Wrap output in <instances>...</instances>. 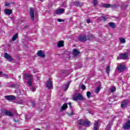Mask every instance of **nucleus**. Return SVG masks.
Returning <instances> with one entry per match:
<instances>
[{
	"label": "nucleus",
	"instance_id": "nucleus-1",
	"mask_svg": "<svg viewBox=\"0 0 130 130\" xmlns=\"http://www.w3.org/2000/svg\"><path fill=\"white\" fill-rule=\"evenodd\" d=\"M73 100L74 101H77V100L84 101H85V98H84V96L81 93H76L73 96Z\"/></svg>",
	"mask_w": 130,
	"mask_h": 130
},
{
	"label": "nucleus",
	"instance_id": "nucleus-2",
	"mask_svg": "<svg viewBox=\"0 0 130 130\" xmlns=\"http://www.w3.org/2000/svg\"><path fill=\"white\" fill-rule=\"evenodd\" d=\"M78 123L81 125H84V126H90V121L85 120H79Z\"/></svg>",
	"mask_w": 130,
	"mask_h": 130
},
{
	"label": "nucleus",
	"instance_id": "nucleus-3",
	"mask_svg": "<svg viewBox=\"0 0 130 130\" xmlns=\"http://www.w3.org/2000/svg\"><path fill=\"white\" fill-rule=\"evenodd\" d=\"M127 56H128V54L127 53H121L117 57V59H127Z\"/></svg>",
	"mask_w": 130,
	"mask_h": 130
},
{
	"label": "nucleus",
	"instance_id": "nucleus-4",
	"mask_svg": "<svg viewBox=\"0 0 130 130\" xmlns=\"http://www.w3.org/2000/svg\"><path fill=\"white\" fill-rule=\"evenodd\" d=\"M5 99L8 101H12V100H15L16 97L13 95H5Z\"/></svg>",
	"mask_w": 130,
	"mask_h": 130
},
{
	"label": "nucleus",
	"instance_id": "nucleus-5",
	"mask_svg": "<svg viewBox=\"0 0 130 130\" xmlns=\"http://www.w3.org/2000/svg\"><path fill=\"white\" fill-rule=\"evenodd\" d=\"M24 78L25 80H27L28 81L33 80V76L28 73H25L24 74Z\"/></svg>",
	"mask_w": 130,
	"mask_h": 130
},
{
	"label": "nucleus",
	"instance_id": "nucleus-6",
	"mask_svg": "<svg viewBox=\"0 0 130 130\" xmlns=\"http://www.w3.org/2000/svg\"><path fill=\"white\" fill-rule=\"evenodd\" d=\"M29 14L31 21H34V8H30Z\"/></svg>",
	"mask_w": 130,
	"mask_h": 130
},
{
	"label": "nucleus",
	"instance_id": "nucleus-7",
	"mask_svg": "<svg viewBox=\"0 0 130 130\" xmlns=\"http://www.w3.org/2000/svg\"><path fill=\"white\" fill-rule=\"evenodd\" d=\"M46 87L47 88H48V89H53V87H52V82H51V80H50V79H49L46 84Z\"/></svg>",
	"mask_w": 130,
	"mask_h": 130
},
{
	"label": "nucleus",
	"instance_id": "nucleus-8",
	"mask_svg": "<svg viewBox=\"0 0 130 130\" xmlns=\"http://www.w3.org/2000/svg\"><path fill=\"white\" fill-rule=\"evenodd\" d=\"M4 57L6 58V59H8V61L14 60V59H13L12 56H11L8 53H4Z\"/></svg>",
	"mask_w": 130,
	"mask_h": 130
},
{
	"label": "nucleus",
	"instance_id": "nucleus-9",
	"mask_svg": "<svg viewBox=\"0 0 130 130\" xmlns=\"http://www.w3.org/2000/svg\"><path fill=\"white\" fill-rule=\"evenodd\" d=\"M123 128L125 130L129 129L130 128V121L128 120L123 125Z\"/></svg>",
	"mask_w": 130,
	"mask_h": 130
},
{
	"label": "nucleus",
	"instance_id": "nucleus-10",
	"mask_svg": "<svg viewBox=\"0 0 130 130\" xmlns=\"http://www.w3.org/2000/svg\"><path fill=\"white\" fill-rule=\"evenodd\" d=\"M70 84H71V81H68L67 84H64L62 87V89L63 91H67V90L69 89V87H70Z\"/></svg>",
	"mask_w": 130,
	"mask_h": 130
},
{
	"label": "nucleus",
	"instance_id": "nucleus-11",
	"mask_svg": "<svg viewBox=\"0 0 130 130\" xmlns=\"http://www.w3.org/2000/svg\"><path fill=\"white\" fill-rule=\"evenodd\" d=\"M125 70V66H124V65H119L118 67V71H119V72H124Z\"/></svg>",
	"mask_w": 130,
	"mask_h": 130
},
{
	"label": "nucleus",
	"instance_id": "nucleus-12",
	"mask_svg": "<svg viewBox=\"0 0 130 130\" xmlns=\"http://www.w3.org/2000/svg\"><path fill=\"white\" fill-rule=\"evenodd\" d=\"M37 54L38 56L42 57V58H44V57H45V54L43 53L42 50L39 51L37 53Z\"/></svg>",
	"mask_w": 130,
	"mask_h": 130
},
{
	"label": "nucleus",
	"instance_id": "nucleus-13",
	"mask_svg": "<svg viewBox=\"0 0 130 130\" xmlns=\"http://www.w3.org/2000/svg\"><path fill=\"white\" fill-rule=\"evenodd\" d=\"M79 41H81V42H85L87 40V37L86 36H79L78 38Z\"/></svg>",
	"mask_w": 130,
	"mask_h": 130
},
{
	"label": "nucleus",
	"instance_id": "nucleus-14",
	"mask_svg": "<svg viewBox=\"0 0 130 130\" xmlns=\"http://www.w3.org/2000/svg\"><path fill=\"white\" fill-rule=\"evenodd\" d=\"M74 6H76V7H79L80 8H81L83 6V3L76 1L74 2Z\"/></svg>",
	"mask_w": 130,
	"mask_h": 130
},
{
	"label": "nucleus",
	"instance_id": "nucleus-15",
	"mask_svg": "<svg viewBox=\"0 0 130 130\" xmlns=\"http://www.w3.org/2000/svg\"><path fill=\"white\" fill-rule=\"evenodd\" d=\"M5 13L6 14V15H12V14H13V11L11 9H5Z\"/></svg>",
	"mask_w": 130,
	"mask_h": 130
},
{
	"label": "nucleus",
	"instance_id": "nucleus-16",
	"mask_svg": "<svg viewBox=\"0 0 130 130\" xmlns=\"http://www.w3.org/2000/svg\"><path fill=\"white\" fill-rule=\"evenodd\" d=\"M6 86L8 87V88H16V87H17V84H11L10 83H7Z\"/></svg>",
	"mask_w": 130,
	"mask_h": 130
},
{
	"label": "nucleus",
	"instance_id": "nucleus-17",
	"mask_svg": "<svg viewBox=\"0 0 130 130\" xmlns=\"http://www.w3.org/2000/svg\"><path fill=\"white\" fill-rule=\"evenodd\" d=\"M5 115H6L7 116H14V114L9 111H6L5 112Z\"/></svg>",
	"mask_w": 130,
	"mask_h": 130
},
{
	"label": "nucleus",
	"instance_id": "nucleus-18",
	"mask_svg": "<svg viewBox=\"0 0 130 130\" xmlns=\"http://www.w3.org/2000/svg\"><path fill=\"white\" fill-rule=\"evenodd\" d=\"M127 105V102H126V101H124L122 102V103L121 104V108H125Z\"/></svg>",
	"mask_w": 130,
	"mask_h": 130
},
{
	"label": "nucleus",
	"instance_id": "nucleus-19",
	"mask_svg": "<svg viewBox=\"0 0 130 130\" xmlns=\"http://www.w3.org/2000/svg\"><path fill=\"white\" fill-rule=\"evenodd\" d=\"M73 54L74 55V56H77V55L80 54V52L77 49H74L73 50Z\"/></svg>",
	"mask_w": 130,
	"mask_h": 130
},
{
	"label": "nucleus",
	"instance_id": "nucleus-20",
	"mask_svg": "<svg viewBox=\"0 0 130 130\" xmlns=\"http://www.w3.org/2000/svg\"><path fill=\"white\" fill-rule=\"evenodd\" d=\"M64 12V9H59L58 10H56L55 11V14H62Z\"/></svg>",
	"mask_w": 130,
	"mask_h": 130
},
{
	"label": "nucleus",
	"instance_id": "nucleus-21",
	"mask_svg": "<svg viewBox=\"0 0 130 130\" xmlns=\"http://www.w3.org/2000/svg\"><path fill=\"white\" fill-rule=\"evenodd\" d=\"M103 7L104 8H112V9L114 8V6L111 5L110 4H104V5H103Z\"/></svg>",
	"mask_w": 130,
	"mask_h": 130
},
{
	"label": "nucleus",
	"instance_id": "nucleus-22",
	"mask_svg": "<svg viewBox=\"0 0 130 130\" xmlns=\"http://www.w3.org/2000/svg\"><path fill=\"white\" fill-rule=\"evenodd\" d=\"M113 121H111L108 125H107V130H110L111 129V125H112Z\"/></svg>",
	"mask_w": 130,
	"mask_h": 130
},
{
	"label": "nucleus",
	"instance_id": "nucleus-23",
	"mask_svg": "<svg viewBox=\"0 0 130 130\" xmlns=\"http://www.w3.org/2000/svg\"><path fill=\"white\" fill-rule=\"evenodd\" d=\"M68 108V104H64L62 107H61V110H66Z\"/></svg>",
	"mask_w": 130,
	"mask_h": 130
},
{
	"label": "nucleus",
	"instance_id": "nucleus-24",
	"mask_svg": "<svg viewBox=\"0 0 130 130\" xmlns=\"http://www.w3.org/2000/svg\"><path fill=\"white\" fill-rule=\"evenodd\" d=\"M98 124H99L98 122H95L94 123V127H93V130H98Z\"/></svg>",
	"mask_w": 130,
	"mask_h": 130
},
{
	"label": "nucleus",
	"instance_id": "nucleus-25",
	"mask_svg": "<svg viewBox=\"0 0 130 130\" xmlns=\"http://www.w3.org/2000/svg\"><path fill=\"white\" fill-rule=\"evenodd\" d=\"M109 25L111 28H115V23L113 22H109Z\"/></svg>",
	"mask_w": 130,
	"mask_h": 130
},
{
	"label": "nucleus",
	"instance_id": "nucleus-26",
	"mask_svg": "<svg viewBox=\"0 0 130 130\" xmlns=\"http://www.w3.org/2000/svg\"><path fill=\"white\" fill-rule=\"evenodd\" d=\"M63 42L62 41H60L57 44V46H58V47H61V46H63Z\"/></svg>",
	"mask_w": 130,
	"mask_h": 130
},
{
	"label": "nucleus",
	"instance_id": "nucleus-27",
	"mask_svg": "<svg viewBox=\"0 0 130 130\" xmlns=\"http://www.w3.org/2000/svg\"><path fill=\"white\" fill-rule=\"evenodd\" d=\"M18 38V34H16L12 38V41H15Z\"/></svg>",
	"mask_w": 130,
	"mask_h": 130
},
{
	"label": "nucleus",
	"instance_id": "nucleus-28",
	"mask_svg": "<svg viewBox=\"0 0 130 130\" xmlns=\"http://www.w3.org/2000/svg\"><path fill=\"white\" fill-rule=\"evenodd\" d=\"M106 72L107 75H109V72H110V66H108L106 69Z\"/></svg>",
	"mask_w": 130,
	"mask_h": 130
},
{
	"label": "nucleus",
	"instance_id": "nucleus-29",
	"mask_svg": "<svg viewBox=\"0 0 130 130\" xmlns=\"http://www.w3.org/2000/svg\"><path fill=\"white\" fill-rule=\"evenodd\" d=\"M119 40L121 43H124L125 42V39L123 38H120Z\"/></svg>",
	"mask_w": 130,
	"mask_h": 130
},
{
	"label": "nucleus",
	"instance_id": "nucleus-30",
	"mask_svg": "<svg viewBox=\"0 0 130 130\" xmlns=\"http://www.w3.org/2000/svg\"><path fill=\"white\" fill-rule=\"evenodd\" d=\"M101 89V88H100V87H98L95 89V93H96V94H98V93H99V91H100Z\"/></svg>",
	"mask_w": 130,
	"mask_h": 130
},
{
	"label": "nucleus",
	"instance_id": "nucleus-31",
	"mask_svg": "<svg viewBox=\"0 0 130 130\" xmlns=\"http://www.w3.org/2000/svg\"><path fill=\"white\" fill-rule=\"evenodd\" d=\"M110 90H111V93H113L114 92H115L116 88H115V87L113 86L111 88Z\"/></svg>",
	"mask_w": 130,
	"mask_h": 130
},
{
	"label": "nucleus",
	"instance_id": "nucleus-32",
	"mask_svg": "<svg viewBox=\"0 0 130 130\" xmlns=\"http://www.w3.org/2000/svg\"><path fill=\"white\" fill-rule=\"evenodd\" d=\"M31 116L30 115H26L25 117V119L26 120H29V119H30Z\"/></svg>",
	"mask_w": 130,
	"mask_h": 130
},
{
	"label": "nucleus",
	"instance_id": "nucleus-33",
	"mask_svg": "<svg viewBox=\"0 0 130 130\" xmlns=\"http://www.w3.org/2000/svg\"><path fill=\"white\" fill-rule=\"evenodd\" d=\"M27 85L31 87L32 86V80H28L27 81Z\"/></svg>",
	"mask_w": 130,
	"mask_h": 130
},
{
	"label": "nucleus",
	"instance_id": "nucleus-34",
	"mask_svg": "<svg viewBox=\"0 0 130 130\" xmlns=\"http://www.w3.org/2000/svg\"><path fill=\"white\" fill-rule=\"evenodd\" d=\"M86 96H87V98H90V96H91V92L87 91L86 92Z\"/></svg>",
	"mask_w": 130,
	"mask_h": 130
},
{
	"label": "nucleus",
	"instance_id": "nucleus-35",
	"mask_svg": "<svg viewBox=\"0 0 130 130\" xmlns=\"http://www.w3.org/2000/svg\"><path fill=\"white\" fill-rule=\"evenodd\" d=\"M18 104H24V101L23 100H20L19 101H18L17 102Z\"/></svg>",
	"mask_w": 130,
	"mask_h": 130
},
{
	"label": "nucleus",
	"instance_id": "nucleus-36",
	"mask_svg": "<svg viewBox=\"0 0 130 130\" xmlns=\"http://www.w3.org/2000/svg\"><path fill=\"white\" fill-rule=\"evenodd\" d=\"M2 77H5V78H6V79H9V78L10 77V76L6 74H3Z\"/></svg>",
	"mask_w": 130,
	"mask_h": 130
},
{
	"label": "nucleus",
	"instance_id": "nucleus-37",
	"mask_svg": "<svg viewBox=\"0 0 130 130\" xmlns=\"http://www.w3.org/2000/svg\"><path fill=\"white\" fill-rule=\"evenodd\" d=\"M101 18H103V20L104 21H106V20H107V17L102 16H101Z\"/></svg>",
	"mask_w": 130,
	"mask_h": 130
},
{
	"label": "nucleus",
	"instance_id": "nucleus-38",
	"mask_svg": "<svg viewBox=\"0 0 130 130\" xmlns=\"http://www.w3.org/2000/svg\"><path fill=\"white\" fill-rule=\"evenodd\" d=\"M81 89H82V90H86V86H85V85H81Z\"/></svg>",
	"mask_w": 130,
	"mask_h": 130
},
{
	"label": "nucleus",
	"instance_id": "nucleus-39",
	"mask_svg": "<svg viewBox=\"0 0 130 130\" xmlns=\"http://www.w3.org/2000/svg\"><path fill=\"white\" fill-rule=\"evenodd\" d=\"M11 4L10 3H8L7 2L5 3V7H9V6H10Z\"/></svg>",
	"mask_w": 130,
	"mask_h": 130
},
{
	"label": "nucleus",
	"instance_id": "nucleus-40",
	"mask_svg": "<svg viewBox=\"0 0 130 130\" xmlns=\"http://www.w3.org/2000/svg\"><path fill=\"white\" fill-rule=\"evenodd\" d=\"M93 4L96 6L98 4V1L97 0H93Z\"/></svg>",
	"mask_w": 130,
	"mask_h": 130
},
{
	"label": "nucleus",
	"instance_id": "nucleus-41",
	"mask_svg": "<svg viewBox=\"0 0 130 130\" xmlns=\"http://www.w3.org/2000/svg\"><path fill=\"white\" fill-rule=\"evenodd\" d=\"M57 21H58V22H64V20H62L61 19H58Z\"/></svg>",
	"mask_w": 130,
	"mask_h": 130
},
{
	"label": "nucleus",
	"instance_id": "nucleus-42",
	"mask_svg": "<svg viewBox=\"0 0 130 130\" xmlns=\"http://www.w3.org/2000/svg\"><path fill=\"white\" fill-rule=\"evenodd\" d=\"M86 23H87V24H90V23H91V21L90 20V19H87Z\"/></svg>",
	"mask_w": 130,
	"mask_h": 130
},
{
	"label": "nucleus",
	"instance_id": "nucleus-43",
	"mask_svg": "<svg viewBox=\"0 0 130 130\" xmlns=\"http://www.w3.org/2000/svg\"><path fill=\"white\" fill-rule=\"evenodd\" d=\"M68 105H69V106H70V108H72V103H68Z\"/></svg>",
	"mask_w": 130,
	"mask_h": 130
},
{
	"label": "nucleus",
	"instance_id": "nucleus-44",
	"mask_svg": "<svg viewBox=\"0 0 130 130\" xmlns=\"http://www.w3.org/2000/svg\"><path fill=\"white\" fill-rule=\"evenodd\" d=\"M61 74H64L66 73V71H65V70H62V71H61Z\"/></svg>",
	"mask_w": 130,
	"mask_h": 130
},
{
	"label": "nucleus",
	"instance_id": "nucleus-45",
	"mask_svg": "<svg viewBox=\"0 0 130 130\" xmlns=\"http://www.w3.org/2000/svg\"><path fill=\"white\" fill-rule=\"evenodd\" d=\"M32 91H35V90H36V88H35V87H32Z\"/></svg>",
	"mask_w": 130,
	"mask_h": 130
},
{
	"label": "nucleus",
	"instance_id": "nucleus-46",
	"mask_svg": "<svg viewBox=\"0 0 130 130\" xmlns=\"http://www.w3.org/2000/svg\"><path fill=\"white\" fill-rule=\"evenodd\" d=\"M31 104L33 107L35 106V104L34 103H31Z\"/></svg>",
	"mask_w": 130,
	"mask_h": 130
},
{
	"label": "nucleus",
	"instance_id": "nucleus-47",
	"mask_svg": "<svg viewBox=\"0 0 130 130\" xmlns=\"http://www.w3.org/2000/svg\"><path fill=\"white\" fill-rule=\"evenodd\" d=\"M4 74V73L2 72V71H0V75H2Z\"/></svg>",
	"mask_w": 130,
	"mask_h": 130
},
{
	"label": "nucleus",
	"instance_id": "nucleus-48",
	"mask_svg": "<svg viewBox=\"0 0 130 130\" xmlns=\"http://www.w3.org/2000/svg\"><path fill=\"white\" fill-rule=\"evenodd\" d=\"M73 112H72V113H71V114H70L69 115H73Z\"/></svg>",
	"mask_w": 130,
	"mask_h": 130
},
{
	"label": "nucleus",
	"instance_id": "nucleus-49",
	"mask_svg": "<svg viewBox=\"0 0 130 130\" xmlns=\"http://www.w3.org/2000/svg\"><path fill=\"white\" fill-rule=\"evenodd\" d=\"M36 130H41V129L38 128H36Z\"/></svg>",
	"mask_w": 130,
	"mask_h": 130
},
{
	"label": "nucleus",
	"instance_id": "nucleus-50",
	"mask_svg": "<svg viewBox=\"0 0 130 130\" xmlns=\"http://www.w3.org/2000/svg\"><path fill=\"white\" fill-rule=\"evenodd\" d=\"M14 121H15V122H17V121L16 120V119H14Z\"/></svg>",
	"mask_w": 130,
	"mask_h": 130
},
{
	"label": "nucleus",
	"instance_id": "nucleus-51",
	"mask_svg": "<svg viewBox=\"0 0 130 130\" xmlns=\"http://www.w3.org/2000/svg\"><path fill=\"white\" fill-rule=\"evenodd\" d=\"M16 115H18V113H16Z\"/></svg>",
	"mask_w": 130,
	"mask_h": 130
},
{
	"label": "nucleus",
	"instance_id": "nucleus-52",
	"mask_svg": "<svg viewBox=\"0 0 130 130\" xmlns=\"http://www.w3.org/2000/svg\"><path fill=\"white\" fill-rule=\"evenodd\" d=\"M24 28H27V26H25Z\"/></svg>",
	"mask_w": 130,
	"mask_h": 130
},
{
	"label": "nucleus",
	"instance_id": "nucleus-53",
	"mask_svg": "<svg viewBox=\"0 0 130 130\" xmlns=\"http://www.w3.org/2000/svg\"><path fill=\"white\" fill-rule=\"evenodd\" d=\"M38 80H39V78H38Z\"/></svg>",
	"mask_w": 130,
	"mask_h": 130
},
{
	"label": "nucleus",
	"instance_id": "nucleus-54",
	"mask_svg": "<svg viewBox=\"0 0 130 130\" xmlns=\"http://www.w3.org/2000/svg\"><path fill=\"white\" fill-rule=\"evenodd\" d=\"M0 85H1V82H0Z\"/></svg>",
	"mask_w": 130,
	"mask_h": 130
},
{
	"label": "nucleus",
	"instance_id": "nucleus-55",
	"mask_svg": "<svg viewBox=\"0 0 130 130\" xmlns=\"http://www.w3.org/2000/svg\"><path fill=\"white\" fill-rule=\"evenodd\" d=\"M40 1H42V0H40Z\"/></svg>",
	"mask_w": 130,
	"mask_h": 130
}]
</instances>
